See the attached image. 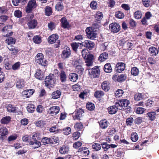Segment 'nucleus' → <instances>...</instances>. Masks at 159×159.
<instances>
[{
	"instance_id": "1",
	"label": "nucleus",
	"mask_w": 159,
	"mask_h": 159,
	"mask_svg": "<svg viewBox=\"0 0 159 159\" xmlns=\"http://www.w3.org/2000/svg\"><path fill=\"white\" fill-rule=\"evenodd\" d=\"M56 82V79L55 78L54 75L50 74L46 76L45 79V85L47 87L50 89L53 87Z\"/></svg>"
},
{
	"instance_id": "2",
	"label": "nucleus",
	"mask_w": 159,
	"mask_h": 159,
	"mask_svg": "<svg viewBox=\"0 0 159 159\" xmlns=\"http://www.w3.org/2000/svg\"><path fill=\"white\" fill-rule=\"evenodd\" d=\"M35 61L39 64L43 66H46L48 64V61L44 59V56L42 53H38L35 57Z\"/></svg>"
},
{
	"instance_id": "3",
	"label": "nucleus",
	"mask_w": 159,
	"mask_h": 159,
	"mask_svg": "<svg viewBox=\"0 0 159 159\" xmlns=\"http://www.w3.org/2000/svg\"><path fill=\"white\" fill-rule=\"evenodd\" d=\"M87 69L89 70V73L91 78L98 77L100 72V70L98 66H95L92 69Z\"/></svg>"
},
{
	"instance_id": "4",
	"label": "nucleus",
	"mask_w": 159,
	"mask_h": 159,
	"mask_svg": "<svg viewBox=\"0 0 159 159\" xmlns=\"http://www.w3.org/2000/svg\"><path fill=\"white\" fill-rule=\"evenodd\" d=\"M12 26L9 25L5 26L2 30V35L5 37H8L11 35L13 33L10 31Z\"/></svg>"
},
{
	"instance_id": "5",
	"label": "nucleus",
	"mask_w": 159,
	"mask_h": 159,
	"mask_svg": "<svg viewBox=\"0 0 159 159\" xmlns=\"http://www.w3.org/2000/svg\"><path fill=\"white\" fill-rule=\"evenodd\" d=\"M85 31L87 37L90 39H93L96 37L97 34L96 32L92 30L90 27L87 28Z\"/></svg>"
},
{
	"instance_id": "6",
	"label": "nucleus",
	"mask_w": 159,
	"mask_h": 159,
	"mask_svg": "<svg viewBox=\"0 0 159 159\" xmlns=\"http://www.w3.org/2000/svg\"><path fill=\"white\" fill-rule=\"evenodd\" d=\"M109 27L111 31L114 33H116L118 32L120 29V25L116 23L110 24Z\"/></svg>"
},
{
	"instance_id": "7",
	"label": "nucleus",
	"mask_w": 159,
	"mask_h": 159,
	"mask_svg": "<svg viewBox=\"0 0 159 159\" xmlns=\"http://www.w3.org/2000/svg\"><path fill=\"white\" fill-rule=\"evenodd\" d=\"M37 6L36 1L34 0H31L29 1L28 6L26 8V11L27 13H30Z\"/></svg>"
},
{
	"instance_id": "8",
	"label": "nucleus",
	"mask_w": 159,
	"mask_h": 159,
	"mask_svg": "<svg viewBox=\"0 0 159 159\" xmlns=\"http://www.w3.org/2000/svg\"><path fill=\"white\" fill-rule=\"evenodd\" d=\"M125 65V64L123 62L117 63L115 69V71L117 72L120 73L124 70Z\"/></svg>"
},
{
	"instance_id": "9",
	"label": "nucleus",
	"mask_w": 159,
	"mask_h": 159,
	"mask_svg": "<svg viewBox=\"0 0 159 159\" xmlns=\"http://www.w3.org/2000/svg\"><path fill=\"white\" fill-rule=\"evenodd\" d=\"M60 108L58 106H54L51 107L48 111V113L52 116L55 115L59 112Z\"/></svg>"
},
{
	"instance_id": "10",
	"label": "nucleus",
	"mask_w": 159,
	"mask_h": 159,
	"mask_svg": "<svg viewBox=\"0 0 159 159\" xmlns=\"http://www.w3.org/2000/svg\"><path fill=\"white\" fill-rule=\"evenodd\" d=\"M15 83L17 88L20 89L24 87L25 82L23 79L19 78L17 79Z\"/></svg>"
},
{
	"instance_id": "11",
	"label": "nucleus",
	"mask_w": 159,
	"mask_h": 159,
	"mask_svg": "<svg viewBox=\"0 0 159 159\" xmlns=\"http://www.w3.org/2000/svg\"><path fill=\"white\" fill-rule=\"evenodd\" d=\"M93 56L92 54H89L85 60L86 65L88 67L92 66L93 65Z\"/></svg>"
},
{
	"instance_id": "12",
	"label": "nucleus",
	"mask_w": 159,
	"mask_h": 159,
	"mask_svg": "<svg viewBox=\"0 0 159 159\" xmlns=\"http://www.w3.org/2000/svg\"><path fill=\"white\" fill-rule=\"evenodd\" d=\"M82 45L87 48L91 49L94 47V44L90 40H85L82 43Z\"/></svg>"
},
{
	"instance_id": "13",
	"label": "nucleus",
	"mask_w": 159,
	"mask_h": 159,
	"mask_svg": "<svg viewBox=\"0 0 159 159\" xmlns=\"http://www.w3.org/2000/svg\"><path fill=\"white\" fill-rule=\"evenodd\" d=\"M35 76L37 79L42 80L44 78L43 72L39 69H38L35 74Z\"/></svg>"
},
{
	"instance_id": "14",
	"label": "nucleus",
	"mask_w": 159,
	"mask_h": 159,
	"mask_svg": "<svg viewBox=\"0 0 159 159\" xmlns=\"http://www.w3.org/2000/svg\"><path fill=\"white\" fill-rule=\"evenodd\" d=\"M61 26L64 28H68L69 27V25L67 19L65 17L61 18L60 20Z\"/></svg>"
},
{
	"instance_id": "15",
	"label": "nucleus",
	"mask_w": 159,
	"mask_h": 159,
	"mask_svg": "<svg viewBox=\"0 0 159 159\" xmlns=\"http://www.w3.org/2000/svg\"><path fill=\"white\" fill-rule=\"evenodd\" d=\"M69 56L70 48L68 47H67L63 50L61 54V57L64 59H66L69 57Z\"/></svg>"
},
{
	"instance_id": "16",
	"label": "nucleus",
	"mask_w": 159,
	"mask_h": 159,
	"mask_svg": "<svg viewBox=\"0 0 159 159\" xmlns=\"http://www.w3.org/2000/svg\"><path fill=\"white\" fill-rule=\"evenodd\" d=\"M84 111L81 109H79L78 110L77 113L75 114V115H73V118L74 120L77 119L80 120V118L82 116V114Z\"/></svg>"
},
{
	"instance_id": "17",
	"label": "nucleus",
	"mask_w": 159,
	"mask_h": 159,
	"mask_svg": "<svg viewBox=\"0 0 159 159\" xmlns=\"http://www.w3.org/2000/svg\"><path fill=\"white\" fill-rule=\"evenodd\" d=\"M108 113L111 114H115L118 111V107H116L115 105L109 107L108 108Z\"/></svg>"
},
{
	"instance_id": "18",
	"label": "nucleus",
	"mask_w": 159,
	"mask_h": 159,
	"mask_svg": "<svg viewBox=\"0 0 159 159\" xmlns=\"http://www.w3.org/2000/svg\"><path fill=\"white\" fill-rule=\"evenodd\" d=\"M58 39V35L56 34H53L48 38V40L49 43L52 44L55 43Z\"/></svg>"
},
{
	"instance_id": "19",
	"label": "nucleus",
	"mask_w": 159,
	"mask_h": 159,
	"mask_svg": "<svg viewBox=\"0 0 159 159\" xmlns=\"http://www.w3.org/2000/svg\"><path fill=\"white\" fill-rule=\"evenodd\" d=\"M108 57V54L106 52L101 53L98 58V60L101 62H103L107 59Z\"/></svg>"
},
{
	"instance_id": "20",
	"label": "nucleus",
	"mask_w": 159,
	"mask_h": 159,
	"mask_svg": "<svg viewBox=\"0 0 159 159\" xmlns=\"http://www.w3.org/2000/svg\"><path fill=\"white\" fill-rule=\"evenodd\" d=\"M37 22L35 20H33L30 21L28 23V26L29 29H34L37 25Z\"/></svg>"
},
{
	"instance_id": "21",
	"label": "nucleus",
	"mask_w": 159,
	"mask_h": 159,
	"mask_svg": "<svg viewBox=\"0 0 159 159\" xmlns=\"http://www.w3.org/2000/svg\"><path fill=\"white\" fill-rule=\"evenodd\" d=\"M108 124V122L106 120H104L100 122L99 125L102 129H104L107 127Z\"/></svg>"
},
{
	"instance_id": "22",
	"label": "nucleus",
	"mask_w": 159,
	"mask_h": 159,
	"mask_svg": "<svg viewBox=\"0 0 159 159\" xmlns=\"http://www.w3.org/2000/svg\"><path fill=\"white\" fill-rule=\"evenodd\" d=\"M69 151L68 146L66 145L63 146L60 149L59 152L62 154H64L68 153Z\"/></svg>"
},
{
	"instance_id": "23",
	"label": "nucleus",
	"mask_w": 159,
	"mask_h": 159,
	"mask_svg": "<svg viewBox=\"0 0 159 159\" xmlns=\"http://www.w3.org/2000/svg\"><path fill=\"white\" fill-rule=\"evenodd\" d=\"M30 144L32 145L34 149L39 147L41 145V143L37 140H34V141H31L30 142Z\"/></svg>"
},
{
	"instance_id": "24",
	"label": "nucleus",
	"mask_w": 159,
	"mask_h": 159,
	"mask_svg": "<svg viewBox=\"0 0 159 159\" xmlns=\"http://www.w3.org/2000/svg\"><path fill=\"white\" fill-rule=\"evenodd\" d=\"M11 118L9 116L3 117L1 120V123L2 124H6L9 123L11 121Z\"/></svg>"
},
{
	"instance_id": "25",
	"label": "nucleus",
	"mask_w": 159,
	"mask_h": 159,
	"mask_svg": "<svg viewBox=\"0 0 159 159\" xmlns=\"http://www.w3.org/2000/svg\"><path fill=\"white\" fill-rule=\"evenodd\" d=\"M7 111L9 112L14 113L16 112V107L12 105L8 104L7 107Z\"/></svg>"
},
{
	"instance_id": "26",
	"label": "nucleus",
	"mask_w": 159,
	"mask_h": 159,
	"mask_svg": "<svg viewBox=\"0 0 159 159\" xmlns=\"http://www.w3.org/2000/svg\"><path fill=\"white\" fill-rule=\"evenodd\" d=\"M109 82L108 81H105L103 82L101 85L102 89L105 91H107L109 89Z\"/></svg>"
},
{
	"instance_id": "27",
	"label": "nucleus",
	"mask_w": 159,
	"mask_h": 159,
	"mask_svg": "<svg viewBox=\"0 0 159 159\" xmlns=\"http://www.w3.org/2000/svg\"><path fill=\"white\" fill-rule=\"evenodd\" d=\"M61 92L59 90L53 92L52 94V98L55 99H57L60 97Z\"/></svg>"
},
{
	"instance_id": "28",
	"label": "nucleus",
	"mask_w": 159,
	"mask_h": 159,
	"mask_svg": "<svg viewBox=\"0 0 159 159\" xmlns=\"http://www.w3.org/2000/svg\"><path fill=\"white\" fill-rule=\"evenodd\" d=\"M104 69L106 73H110L112 71V68L109 63H107L104 66Z\"/></svg>"
},
{
	"instance_id": "29",
	"label": "nucleus",
	"mask_w": 159,
	"mask_h": 159,
	"mask_svg": "<svg viewBox=\"0 0 159 159\" xmlns=\"http://www.w3.org/2000/svg\"><path fill=\"white\" fill-rule=\"evenodd\" d=\"M60 78L61 82H63L66 80V75L65 72L63 70H61L60 74Z\"/></svg>"
},
{
	"instance_id": "30",
	"label": "nucleus",
	"mask_w": 159,
	"mask_h": 159,
	"mask_svg": "<svg viewBox=\"0 0 159 159\" xmlns=\"http://www.w3.org/2000/svg\"><path fill=\"white\" fill-rule=\"evenodd\" d=\"M134 17L137 19H139L141 18L143 14L141 11L138 10L135 12L134 14Z\"/></svg>"
},
{
	"instance_id": "31",
	"label": "nucleus",
	"mask_w": 159,
	"mask_h": 159,
	"mask_svg": "<svg viewBox=\"0 0 159 159\" xmlns=\"http://www.w3.org/2000/svg\"><path fill=\"white\" fill-rule=\"evenodd\" d=\"M149 51L152 55L156 56L158 53V51L157 49L153 47L149 48Z\"/></svg>"
},
{
	"instance_id": "32",
	"label": "nucleus",
	"mask_w": 159,
	"mask_h": 159,
	"mask_svg": "<svg viewBox=\"0 0 159 159\" xmlns=\"http://www.w3.org/2000/svg\"><path fill=\"white\" fill-rule=\"evenodd\" d=\"M84 69L83 67L80 65L76 66L75 71L78 74L82 75L84 72Z\"/></svg>"
},
{
	"instance_id": "33",
	"label": "nucleus",
	"mask_w": 159,
	"mask_h": 159,
	"mask_svg": "<svg viewBox=\"0 0 159 159\" xmlns=\"http://www.w3.org/2000/svg\"><path fill=\"white\" fill-rule=\"evenodd\" d=\"M35 106L32 104H29L27 107V109L28 112L31 113H33L35 111Z\"/></svg>"
},
{
	"instance_id": "34",
	"label": "nucleus",
	"mask_w": 159,
	"mask_h": 159,
	"mask_svg": "<svg viewBox=\"0 0 159 159\" xmlns=\"http://www.w3.org/2000/svg\"><path fill=\"white\" fill-rule=\"evenodd\" d=\"M8 133L7 129L6 127H3L0 128V134L2 136H4Z\"/></svg>"
},
{
	"instance_id": "35",
	"label": "nucleus",
	"mask_w": 159,
	"mask_h": 159,
	"mask_svg": "<svg viewBox=\"0 0 159 159\" xmlns=\"http://www.w3.org/2000/svg\"><path fill=\"white\" fill-rule=\"evenodd\" d=\"M131 74L134 76L137 75L139 74V70L136 67H132L131 70Z\"/></svg>"
},
{
	"instance_id": "36",
	"label": "nucleus",
	"mask_w": 159,
	"mask_h": 159,
	"mask_svg": "<svg viewBox=\"0 0 159 159\" xmlns=\"http://www.w3.org/2000/svg\"><path fill=\"white\" fill-rule=\"evenodd\" d=\"M50 140V138L47 137H44L42 139L41 142L44 145H46L47 144L51 143L52 142Z\"/></svg>"
},
{
	"instance_id": "37",
	"label": "nucleus",
	"mask_w": 159,
	"mask_h": 159,
	"mask_svg": "<svg viewBox=\"0 0 159 159\" xmlns=\"http://www.w3.org/2000/svg\"><path fill=\"white\" fill-rule=\"evenodd\" d=\"M126 78L125 74H121L117 77V80L118 82H121L125 81Z\"/></svg>"
},
{
	"instance_id": "38",
	"label": "nucleus",
	"mask_w": 159,
	"mask_h": 159,
	"mask_svg": "<svg viewBox=\"0 0 159 159\" xmlns=\"http://www.w3.org/2000/svg\"><path fill=\"white\" fill-rule=\"evenodd\" d=\"M78 152H80L82 154H85V155H88L89 153V150H88V149L86 147L79 149Z\"/></svg>"
},
{
	"instance_id": "39",
	"label": "nucleus",
	"mask_w": 159,
	"mask_h": 159,
	"mask_svg": "<svg viewBox=\"0 0 159 159\" xmlns=\"http://www.w3.org/2000/svg\"><path fill=\"white\" fill-rule=\"evenodd\" d=\"M52 12V9L51 7L46 6L45 8V15L48 16H50Z\"/></svg>"
},
{
	"instance_id": "40",
	"label": "nucleus",
	"mask_w": 159,
	"mask_h": 159,
	"mask_svg": "<svg viewBox=\"0 0 159 159\" xmlns=\"http://www.w3.org/2000/svg\"><path fill=\"white\" fill-rule=\"evenodd\" d=\"M80 44H81L80 43H71V46L73 50L76 52L78 47L80 46Z\"/></svg>"
},
{
	"instance_id": "41",
	"label": "nucleus",
	"mask_w": 159,
	"mask_h": 159,
	"mask_svg": "<svg viewBox=\"0 0 159 159\" xmlns=\"http://www.w3.org/2000/svg\"><path fill=\"white\" fill-rule=\"evenodd\" d=\"M95 17L96 20L100 21L103 17L102 13L100 12H98L95 14Z\"/></svg>"
},
{
	"instance_id": "42",
	"label": "nucleus",
	"mask_w": 159,
	"mask_h": 159,
	"mask_svg": "<svg viewBox=\"0 0 159 159\" xmlns=\"http://www.w3.org/2000/svg\"><path fill=\"white\" fill-rule=\"evenodd\" d=\"M34 42L36 44H39L41 42V39L40 36L36 35L34 36L33 38Z\"/></svg>"
},
{
	"instance_id": "43",
	"label": "nucleus",
	"mask_w": 159,
	"mask_h": 159,
	"mask_svg": "<svg viewBox=\"0 0 159 159\" xmlns=\"http://www.w3.org/2000/svg\"><path fill=\"white\" fill-rule=\"evenodd\" d=\"M70 80L73 82L76 81L78 79V75L75 73H71L70 75Z\"/></svg>"
},
{
	"instance_id": "44",
	"label": "nucleus",
	"mask_w": 159,
	"mask_h": 159,
	"mask_svg": "<svg viewBox=\"0 0 159 159\" xmlns=\"http://www.w3.org/2000/svg\"><path fill=\"white\" fill-rule=\"evenodd\" d=\"M6 43L9 45L14 44L15 43V39L14 38L10 37L7 39L6 40Z\"/></svg>"
},
{
	"instance_id": "45",
	"label": "nucleus",
	"mask_w": 159,
	"mask_h": 159,
	"mask_svg": "<svg viewBox=\"0 0 159 159\" xmlns=\"http://www.w3.org/2000/svg\"><path fill=\"white\" fill-rule=\"evenodd\" d=\"M104 93L102 91H97L95 92L94 96L97 98H100L104 95Z\"/></svg>"
},
{
	"instance_id": "46",
	"label": "nucleus",
	"mask_w": 159,
	"mask_h": 159,
	"mask_svg": "<svg viewBox=\"0 0 159 159\" xmlns=\"http://www.w3.org/2000/svg\"><path fill=\"white\" fill-rule=\"evenodd\" d=\"M147 115L151 120H153L156 115V113L155 112H151L148 113Z\"/></svg>"
},
{
	"instance_id": "47",
	"label": "nucleus",
	"mask_w": 159,
	"mask_h": 159,
	"mask_svg": "<svg viewBox=\"0 0 159 159\" xmlns=\"http://www.w3.org/2000/svg\"><path fill=\"white\" fill-rule=\"evenodd\" d=\"M100 27V25L98 24L95 23L93 24L91 27L90 28L92 29V30L96 32L98 31Z\"/></svg>"
},
{
	"instance_id": "48",
	"label": "nucleus",
	"mask_w": 159,
	"mask_h": 159,
	"mask_svg": "<svg viewBox=\"0 0 159 159\" xmlns=\"http://www.w3.org/2000/svg\"><path fill=\"white\" fill-rule=\"evenodd\" d=\"M41 135L39 133H36L33 135L32 139L34 140H37L41 139Z\"/></svg>"
},
{
	"instance_id": "49",
	"label": "nucleus",
	"mask_w": 159,
	"mask_h": 159,
	"mask_svg": "<svg viewBox=\"0 0 159 159\" xmlns=\"http://www.w3.org/2000/svg\"><path fill=\"white\" fill-rule=\"evenodd\" d=\"M138 139V136L137 134L135 133H133L131 134V139L134 142L136 141Z\"/></svg>"
},
{
	"instance_id": "50",
	"label": "nucleus",
	"mask_w": 159,
	"mask_h": 159,
	"mask_svg": "<svg viewBox=\"0 0 159 159\" xmlns=\"http://www.w3.org/2000/svg\"><path fill=\"white\" fill-rule=\"evenodd\" d=\"M123 93V91L121 89H119L117 90L115 93V95L116 97L118 98L121 96Z\"/></svg>"
},
{
	"instance_id": "51",
	"label": "nucleus",
	"mask_w": 159,
	"mask_h": 159,
	"mask_svg": "<svg viewBox=\"0 0 159 159\" xmlns=\"http://www.w3.org/2000/svg\"><path fill=\"white\" fill-rule=\"evenodd\" d=\"M8 48L9 50L12 52V54L13 55H15L19 51L18 49L16 48H15L14 47H12L11 46H10L8 47Z\"/></svg>"
},
{
	"instance_id": "52",
	"label": "nucleus",
	"mask_w": 159,
	"mask_h": 159,
	"mask_svg": "<svg viewBox=\"0 0 159 159\" xmlns=\"http://www.w3.org/2000/svg\"><path fill=\"white\" fill-rule=\"evenodd\" d=\"M120 101L123 107H127L129 103V100L125 99L120 100Z\"/></svg>"
},
{
	"instance_id": "53",
	"label": "nucleus",
	"mask_w": 159,
	"mask_h": 159,
	"mask_svg": "<svg viewBox=\"0 0 159 159\" xmlns=\"http://www.w3.org/2000/svg\"><path fill=\"white\" fill-rule=\"evenodd\" d=\"M75 129L78 130H80L82 129L83 128V125L81 123H77L75 125Z\"/></svg>"
},
{
	"instance_id": "54",
	"label": "nucleus",
	"mask_w": 159,
	"mask_h": 159,
	"mask_svg": "<svg viewBox=\"0 0 159 159\" xmlns=\"http://www.w3.org/2000/svg\"><path fill=\"white\" fill-rule=\"evenodd\" d=\"M56 10L58 11H61L63 8V5L60 2L57 3L55 6Z\"/></svg>"
},
{
	"instance_id": "55",
	"label": "nucleus",
	"mask_w": 159,
	"mask_h": 159,
	"mask_svg": "<svg viewBox=\"0 0 159 159\" xmlns=\"http://www.w3.org/2000/svg\"><path fill=\"white\" fill-rule=\"evenodd\" d=\"M115 16L116 18L119 19H122L124 17V15L122 12L118 11L116 12Z\"/></svg>"
},
{
	"instance_id": "56",
	"label": "nucleus",
	"mask_w": 159,
	"mask_h": 159,
	"mask_svg": "<svg viewBox=\"0 0 159 159\" xmlns=\"http://www.w3.org/2000/svg\"><path fill=\"white\" fill-rule=\"evenodd\" d=\"M134 121V119L132 117H129L127 119L126 123L127 125L131 126L132 123H133Z\"/></svg>"
},
{
	"instance_id": "57",
	"label": "nucleus",
	"mask_w": 159,
	"mask_h": 159,
	"mask_svg": "<svg viewBox=\"0 0 159 159\" xmlns=\"http://www.w3.org/2000/svg\"><path fill=\"white\" fill-rule=\"evenodd\" d=\"M86 107L89 110L92 111L94 108V106L92 103H88L86 104Z\"/></svg>"
},
{
	"instance_id": "58",
	"label": "nucleus",
	"mask_w": 159,
	"mask_h": 159,
	"mask_svg": "<svg viewBox=\"0 0 159 159\" xmlns=\"http://www.w3.org/2000/svg\"><path fill=\"white\" fill-rule=\"evenodd\" d=\"M92 148L96 151H98L100 149L101 147L99 144L94 143L92 145Z\"/></svg>"
},
{
	"instance_id": "59",
	"label": "nucleus",
	"mask_w": 159,
	"mask_h": 159,
	"mask_svg": "<svg viewBox=\"0 0 159 159\" xmlns=\"http://www.w3.org/2000/svg\"><path fill=\"white\" fill-rule=\"evenodd\" d=\"M116 107H118V109L121 110L123 108V107L122 105V104L120 100H119L118 101L116 102L115 103Z\"/></svg>"
},
{
	"instance_id": "60",
	"label": "nucleus",
	"mask_w": 159,
	"mask_h": 159,
	"mask_svg": "<svg viewBox=\"0 0 159 159\" xmlns=\"http://www.w3.org/2000/svg\"><path fill=\"white\" fill-rule=\"evenodd\" d=\"M80 136V133L78 132H76L74 133L73 134V139L74 140L78 139Z\"/></svg>"
},
{
	"instance_id": "61",
	"label": "nucleus",
	"mask_w": 159,
	"mask_h": 159,
	"mask_svg": "<svg viewBox=\"0 0 159 159\" xmlns=\"http://www.w3.org/2000/svg\"><path fill=\"white\" fill-rule=\"evenodd\" d=\"M134 98L135 100H140L142 98V95L141 93H137L134 95Z\"/></svg>"
},
{
	"instance_id": "62",
	"label": "nucleus",
	"mask_w": 159,
	"mask_h": 159,
	"mask_svg": "<svg viewBox=\"0 0 159 159\" xmlns=\"http://www.w3.org/2000/svg\"><path fill=\"white\" fill-rule=\"evenodd\" d=\"M90 7L93 9L94 10L96 9L97 8V3L95 1H92L90 4Z\"/></svg>"
},
{
	"instance_id": "63",
	"label": "nucleus",
	"mask_w": 159,
	"mask_h": 159,
	"mask_svg": "<svg viewBox=\"0 0 159 159\" xmlns=\"http://www.w3.org/2000/svg\"><path fill=\"white\" fill-rule=\"evenodd\" d=\"M143 5L146 7H149L150 5V0H142Z\"/></svg>"
},
{
	"instance_id": "64",
	"label": "nucleus",
	"mask_w": 159,
	"mask_h": 159,
	"mask_svg": "<svg viewBox=\"0 0 159 159\" xmlns=\"http://www.w3.org/2000/svg\"><path fill=\"white\" fill-rule=\"evenodd\" d=\"M17 137V135L16 134H14L9 136L8 138V141L9 142L13 141L16 139Z\"/></svg>"
}]
</instances>
